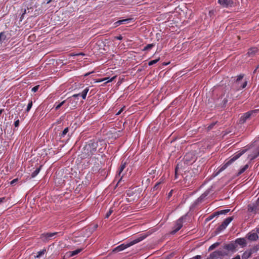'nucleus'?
Wrapping results in <instances>:
<instances>
[{
  "label": "nucleus",
  "instance_id": "f257e3e1",
  "mask_svg": "<svg viewBox=\"0 0 259 259\" xmlns=\"http://www.w3.org/2000/svg\"><path fill=\"white\" fill-rule=\"evenodd\" d=\"M98 143L90 141L84 147L83 152L88 157H91L96 152Z\"/></svg>",
  "mask_w": 259,
  "mask_h": 259
},
{
  "label": "nucleus",
  "instance_id": "f03ea898",
  "mask_svg": "<svg viewBox=\"0 0 259 259\" xmlns=\"http://www.w3.org/2000/svg\"><path fill=\"white\" fill-rule=\"evenodd\" d=\"M245 150H242L241 152L239 151L235 153L232 157L228 161L218 168L216 175H218L219 174L224 170L232 162L239 158L245 152Z\"/></svg>",
  "mask_w": 259,
  "mask_h": 259
},
{
  "label": "nucleus",
  "instance_id": "7ed1b4c3",
  "mask_svg": "<svg viewBox=\"0 0 259 259\" xmlns=\"http://www.w3.org/2000/svg\"><path fill=\"white\" fill-rule=\"evenodd\" d=\"M145 237L144 236H141L140 237H138V238L130 242L127 243H123L117 247H116L115 249V250L117 251H120L124 250V249L130 247L131 246H132L141 241H142Z\"/></svg>",
  "mask_w": 259,
  "mask_h": 259
},
{
  "label": "nucleus",
  "instance_id": "20e7f679",
  "mask_svg": "<svg viewBox=\"0 0 259 259\" xmlns=\"http://www.w3.org/2000/svg\"><path fill=\"white\" fill-rule=\"evenodd\" d=\"M80 94H74L71 97L68 98L66 100L67 107H69L71 109H74L76 108L78 103V97Z\"/></svg>",
  "mask_w": 259,
  "mask_h": 259
},
{
  "label": "nucleus",
  "instance_id": "39448f33",
  "mask_svg": "<svg viewBox=\"0 0 259 259\" xmlns=\"http://www.w3.org/2000/svg\"><path fill=\"white\" fill-rule=\"evenodd\" d=\"M229 97V94L227 95L225 98H220L218 99L215 102V107L217 108H224L226 107L228 102Z\"/></svg>",
  "mask_w": 259,
  "mask_h": 259
},
{
  "label": "nucleus",
  "instance_id": "423d86ee",
  "mask_svg": "<svg viewBox=\"0 0 259 259\" xmlns=\"http://www.w3.org/2000/svg\"><path fill=\"white\" fill-rule=\"evenodd\" d=\"M234 219L233 217H230L226 219L221 225H220L216 229V231L220 233L221 231L225 230L228 225L232 222Z\"/></svg>",
  "mask_w": 259,
  "mask_h": 259
},
{
  "label": "nucleus",
  "instance_id": "0eeeda50",
  "mask_svg": "<svg viewBox=\"0 0 259 259\" xmlns=\"http://www.w3.org/2000/svg\"><path fill=\"white\" fill-rule=\"evenodd\" d=\"M185 218L186 216H182L176 222L174 229L171 232L172 234H175L182 228L183 220L185 219Z\"/></svg>",
  "mask_w": 259,
  "mask_h": 259
},
{
  "label": "nucleus",
  "instance_id": "6e6552de",
  "mask_svg": "<svg viewBox=\"0 0 259 259\" xmlns=\"http://www.w3.org/2000/svg\"><path fill=\"white\" fill-rule=\"evenodd\" d=\"M185 177H184V181L185 182V186H189L191 184L193 183V181L194 179L192 178V172H188L187 173H185L184 174Z\"/></svg>",
  "mask_w": 259,
  "mask_h": 259
},
{
  "label": "nucleus",
  "instance_id": "1a4fd4ad",
  "mask_svg": "<svg viewBox=\"0 0 259 259\" xmlns=\"http://www.w3.org/2000/svg\"><path fill=\"white\" fill-rule=\"evenodd\" d=\"M257 250V249L253 247L252 248L248 249L246 250L242 255V259H248L251 257V255L253 253L255 252Z\"/></svg>",
  "mask_w": 259,
  "mask_h": 259
},
{
  "label": "nucleus",
  "instance_id": "9d476101",
  "mask_svg": "<svg viewBox=\"0 0 259 259\" xmlns=\"http://www.w3.org/2000/svg\"><path fill=\"white\" fill-rule=\"evenodd\" d=\"M259 210V204L256 202L248 205V211L255 214Z\"/></svg>",
  "mask_w": 259,
  "mask_h": 259
},
{
  "label": "nucleus",
  "instance_id": "9b49d317",
  "mask_svg": "<svg viewBox=\"0 0 259 259\" xmlns=\"http://www.w3.org/2000/svg\"><path fill=\"white\" fill-rule=\"evenodd\" d=\"M237 245L236 244L235 242H231L230 243L225 244L224 245V248L232 252H236L237 251Z\"/></svg>",
  "mask_w": 259,
  "mask_h": 259
},
{
  "label": "nucleus",
  "instance_id": "f8f14e48",
  "mask_svg": "<svg viewBox=\"0 0 259 259\" xmlns=\"http://www.w3.org/2000/svg\"><path fill=\"white\" fill-rule=\"evenodd\" d=\"M218 3L224 8L232 7L234 2L232 0H218Z\"/></svg>",
  "mask_w": 259,
  "mask_h": 259
},
{
  "label": "nucleus",
  "instance_id": "ddd939ff",
  "mask_svg": "<svg viewBox=\"0 0 259 259\" xmlns=\"http://www.w3.org/2000/svg\"><path fill=\"white\" fill-rule=\"evenodd\" d=\"M57 234V232L44 233L41 235V238L44 241H49L51 238Z\"/></svg>",
  "mask_w": 259,
  "mask_h": 259
},
{
  "label": "nucleus",
  "instance_id": "4468645a",
  "mask_svg": "<svg viewBox=\"0 0 259 259\" xmlns=\"http://www.w3.org/2000/svg\"><path fill=\"white\" fill-rule=\"evenodd\" d=\"M212 255L218 258L227 255V253L223 250H217L212 252Z\"/></svg>",
  "mask_w": 259,
  "mask_h": 259
},
{
  "label": "nucleus",
  "instance_id": "2eb2a0df",
  "mask_svg": "<svg viewBox=\"0 0 259 259\" xmlns=\"http://www.w3.org/2000/svg\"><path fill=\"white\" fill-rule=\"evenodd\" d=\"M234 242L236 245H239L242 247H244L247 245L246 240L244 238H237Z\"/></svg>",
  "mask_w": 259,
  "mask_h": 259
},
{
  "label": "nucleus",
  "instance_id": "dca6fc26",
  "mask_svg": "<svg viewBox=\"0 0 259 259\" xmlns=\"http://www.w3.org/2000/svg\"><path fill=\"white\" fill-rule=\"evenodd\" d=\"M132 20V19L128 18L122 20H120L114 23L115 27H117L121 24H125L129 23Z\"/></svg>",
  "mask_w": 259,
  "mask_h": 259
},
{
  "label": "nucleus",
  "instance_id": "f3484780",
  "mask_svg": "<svg viewBox=\"0 0 259 259\" xmlns=\"http://www.w3.org/2000/svg\"><path fill=\"white\" fill-rule=\"evenodd\" d=\"M258 236L256 233H249L247 234V238L250 241H256Z\"/></svg>",
  "mask_w": 259,
  "mask_h": 259
},
{
  "label": "nucleus",
  "instance_id": "a211bd4d",
  "mask_svg": "<svg viewBox=\"0 0 259 259\" xmlns=\"http://www.w3.org/2000/svg\"><path fill=\"white\" fill-rule=\"evenodd\" d=\"M251 115V112H247L245 113L240 118V121L242 123L245 122L247 119L250 118Z\"/></svg>",
  "mask_w": 259,
  "mask_h": 259
},
{
  "label": "nucleus",
  "instance_id": "6ab92c4d",
  "mask_svg": "<svg viewBox=\"0 0 259 259\" xmlns=\"http://www.w3.org/2000/svg\"><path fill=\"white\" fill-rule=\"evenodd\" d=\"M82 249V248H78L72 251L67 252L66 254L68 257H72L80 253Z\"/></svg>",
  "mask_w": 259,
  "mask_h": 259
},
{
  "label": "nucleus",
  "instance_id": "aec40b11",
  "mask_svg": "<svg viewBox=\"0 0 259 259\" xmlns=\"http://www.w3.org/2000/svg\"><path fill=\"white\" fill-rule=\"evenodd\" d=\"M258 52V49L256 48H251L248 50L247 54L249 56L253 55Z\"/></svg>",
  "mask_w": 259,
  "mask_h": 259
},
{
  "label": "nucleus",
  "instance_id": "412c9836",
  "mask_svg": "<svg viewBox=\"0 0 259 259\" xmlns=\"http://www.w3.org/2000/svg\"><path fill=\"white\" fill-rule=\"evenodd\" d=\"M248 168V165L246 164L242 168H241L238 173L236 174V176L238 177L241 175L242 173H243L247 168Z\"/></svg>",
  "mask_w": 259,
  "mask_h": 259
},
{
  "label": "nucleus",
  "instance_id": "4be33fe9",
  "mask_svg": "<svg viewBox=\"0 0 259 259\" xmlns=\"http://www.w3.org/2000/svg\"><path fill=\"white\" fill-rule=\"evenodd\" d=\"M180 166V165L178 164L175 168V179H178V176L181 173Z\"/></svg>",
  "mask_w": 259,
  "mask_h": 259
},
{
  "label": "nucleus",
  "instance_id": "5701e85b",
  "mask_svg": "<svg viewBox=\"0 0 259 259\" xmlns=\"http://www.w3.org/2000/svg\"><path fill=\"white\" fill-rule=\"evenodd\" d=\"M42 167V165L39 166V167L37 168L34 171H33L31 174V177L34 178L35 177L39 172L40 169Z\"/></svg>",
  "mask_w": 259,
  "mask_h": 259
},
{
  "label": "nucleus",
  "instance_id": "b1692460",
  "mask_svg": "<svg viewBox=\"0 0 259 259\" xmlns=\"http://www.w3.org/2000/svg\"><path fill=\"white\" fill-rule=\"evenodd\" d=\"M125 166H126V163L125 162H122L121 163L120 166V167H119V169L118 171V175H119V176H120L121 173L122 172V171L123 170V169L125 168Z\"/></svg>",
  "mask_w": 259,
  "mask_h": 259
},
{
  "label": "nucleus",
  "instance_id": "393cba45",
  "mask_svg": "<svg viewBox=\"0 0 259 259\" xmlns=\"http://www.w3.org/2000/svg\"><path fill=\"white\" fill-rule=\"evenodd\" d=\"M89 91V88H86L83 90V91L82 92L81 94V96L83 99H85Z\"/></svg>",
  "mask_w": 259,
  "mask_h": 259
},
{
  "label": "nucleus",
  "instance_id": "a878e982",
  "mask_svg": "<svg viewBox=\"0 0 259 259\" xmlns=\"http://www.w3.org/2000/svg\"><path fill=\"white\" fill-rule=\"evenodd\" d=\"M258 155H259V148H257L256 149L254 154L253 155H251L250 156V158L251 160H253V159L257 158Z\"/></svg>",
  "mask_w": 259,
  "mask_h": 259
},
{
  "label": "nucleus",
  "instance_id": "bb28decb",
  "mask_svg": "<svg viewBox=\"0 0 259 259\" xmlns=\"http://www.w3.org/2000/svg\"><path fill=\"white\" fill-rule=\"evenodd\" d=\"M6 39V35L5 32H1L0 33V42H3Z\"/></svg>",
  "mask_w": 259,
  "mask_h": 259
},
{
  "label": "nucleus",
  "instance_id": "cd10ccee",
  "mask_svg": "<svg viewBox=\"0 0 259 259\" xmlns=\"http://www.w3.org/2000/svg\"><path fill=\"white\" fill-rule=\"evenodd\" d=\"M66 102V100H64L62 102L59 103L57 105V103H55V110H58L63 104H64Z\"/></svg>",
  "mask_w": 259,
  "mask_h": 259
},
{
  "label": "nucleus",
  "instance_id": "c85d7f7f",
  "mask_svg": "<svg viewBox=\"0 0 259 259\" xmlns=\"http://www.w3.org/2000/svg\"><path fill=\"white\" fill-rule=\"evenodd\" d=\"M115 77L116 76H114L110 79H109V77H105L104 78H103L102 80H100L99 82L103 81H106V82H111L115 78Z\"/></svg>",
  "mask_w": 259,
  "mask_h": 259
},
{
  "label": "nucleus",
  "instance_id": "c756f323",
  "mask_svg": "<svg viewBox=\"0 0 259 259\" xmlns=\"http://www.w3.org/2000/svg\"><path fill=\"white\" fill-rule=\"evenodd\" d=\"M219 245V242H216L212 244L211 246H209L208 248V251H211L214 249L215 248H216L217 246Z\"/></svg>",
  "mask_w": 259,
  "mask_h": 259
},
{
  "label": "nucleus",
  "instance_id": "7c9ffc66",
  "mask_svg": "<svg viewBox=\"0 0 259 259\" xmlns=\"http://www.w3.org/2000/svg\"><path fill=\"white\" fill-rule=\"evenodd\" d=\"M46 252V250L44 249L37 252V254L36 255V257H39L41 255H44Z\"/></svg>",
  "mask_w": 259,
  "mask_h": 259
},
{
  "label": "nucleus",
  "instance_id": "2f4dec72",
  "mask_svg": "<svg viewBox=\"0 0 259 259\" xmlns=\"http://www.w3.org/2000/svg\"><path fill=\"white\" fill-rule=\"evenodd\" d=\"M230 211V209H224L220 211L216 212V213H217L218 215L219 214H226L227 213L229 212Z\"/></svg>",
  "mask_w": 259,
  "mask_h": 259
},
{
  "label": "nucleus",
  "instance_id": "473e14b6",
  "mask_svg": "<svg viewBox=\"0 0 259 259\" xmlns=\"http://www.w3.org/2000/svg\"><path fill=\"white\" fill-rule=\"evenodd\" d=\"M113 208L112 207H111L109 210H108V211L106 213V215H105V218H108L110 215L111 214L113 213Z\"/></svg>",
  "mask_w": 259,
  "mask_h": 259
},
{
  "label": "nucleus",
  "instance_id": "72a5a7b5",
  "mask_svg": "<svg viewBox=\"0 0 259 259\" xmlns=\"http://www.w3.org/2000/svg\"><path fill=\"white\" fill-rule=\"evenodd\" d=\"M69 131L68 127H66L60 134L61 137H64Z\"/></svg>",
  "mask_w": 259,
  "mask_h": 259
},
{
  "label": "nucleus",
  "instance_id": "f704fd0d",
  "mask_svg": "<svg viewBox=\"0 0 259 259\" xmlns=\"http://www.w3.org/2000/svg\"><path fill=\"white\" fill-rule=\"evenodd\" d=\"M159 58L155 59V60H151L149 62L148 65L149 66L153 65V64H156L157 62H158L159 61Z\"/></svg>",
  "mask_w": 259,
  "mask_h": 259
},
{
  "label": "nucleus",
  "instance_id": "c9c22d12",
  "mask_svg": "<svg viewBox=\"0 0 259 259\" xmlns=\"http://www.w3.org/2000/svg\"><path fill=\"white\" fill-rule=\"evenodd\" d=\"M32 106V101L31 100L29 102V103L28 104L27 109H26V111L29 112L30 111V109L31 108Z\"/></svg>",
  "mask_w": 259,
  "mask_h": 259
},
{
  "label": "nucleus",
  "instance_id": "e433bc0d",
  "mask_svg": "<svg viewBox=\"0 0 259 259\" xmlns=\"http://www.w3.org/2000/svg\"><path fill=\"white\" fill-rule=\"evenodd\" d=\"M154 45L153 44H148L146 46L144 47V50H148L151 49L152 47H154Z\"/></svg>",
  "mask_w": 259,
  "mask_h": 259
},
{
  "label": "nucleus",
  "instance_id": "4c0bfd02",
  "mask_svg": "<svg viewBox=\"0 0 259 259\" xmlns=\"http://www.w3.org/2000/svg\"><path fill=\"white\" fill-rule=\"evenodd\" d=\"M244 77L243 74H240L238 76H237V79H236V82H238L239 80H241Z\"/></svg>",
  "mask_w": 259,
  "mask_h": 259
},
{
  "label": "nucleus",
  "instance_id": "58836bf2",
  "mask_svg": "<svg viewBox=\"0 0 259 259\" xmlns=\"http://www.w3.org/2000/svg\"><path fill=\"white\" fill-rule=\"evenodd\" d=\"M214 11L213 10L209 11L208 15L210 17H212L214 15Z\"/></svg>",
  "mask_w": 259,
  "mask_h": 259
},
{
  "label": "nucleus",
  "instance_id": "ea45409f",
  "mask_svg": "<svg viewBox=\"0 0 259 259\" xmlns=\"http://www.w3.org/2000/svg\"><path fill=\"white\" fill-rule=\"evenodd\" d=\"M19 123H20L19 120V119L16 120L14 122L15 127H18L19 125Z\"/></svg>",
  "mask_w": 259,
  "mask_h": 259
},
{
  "label": "nucleus",
  "instance_id": "a19ab883",
  "mask_svg": "<svg viewBox=\"0 0 259 259\" xmlns=\"http://www.w3.org/2000/svg\"><path fill=\"white\" fill-rule=\"evenodd\" d=\"M38 88L39 85L35 86L32 89L31 91L33 92H36L38 90Z\"/></svg>",
  "mask_w": 259,
  "mask_h": 259
},
{
  "label": "nucleus",
  "instance_id": "79ce46f5",
  "mask_svg": "<svg viewBox=\"0 0 259 259\" xmlns=\"http://www.w3.org/2000/svg\"><path fill=\"white\" fill-rule=\"evenodd\" d=\"M214 256L212 255V252L209 255V256L207 257V259H217Z\"/></svg>",
  "mask_w": 259,
  "mask_h": 259
},
{
  "label": "nucleus",
  "instance_id": "37998d69",
  "mask_svg": "<svg viewBox=\"0 0 259 259\" xmlns=\"http://www.w3.org/2000/svg\"><path fill=\"white\" fill-rule=\"evenodd\" d=\"M18 179H15L14 180H13L11 182H10V184L11 185H14L17 182H18Z\"/></svg>",
  "mask_w": 259,
  "mask_h": 259
},
{
  "label": "nucleus",
  "instance_id": "c03bdc74",
  "mask_svg": "<svg viewBox=\"0 0 259 259\" xmlns=\"http://www.w3.org/2000/svg\"><path fill=\"white\" fill-rule=\"evenodd\" d=\"M247 84V81H246H246H244V83H243V84L242 85V86H241V88H242V89H244V88H245L246 87Z\"/></svg>",
  "mask_w": 259,
  "mask_h": 259
},
{
  "label": "nucleus",
  "instance_id": "a18cd8bd",
  "mask_svg": "<svg viewBox=\"0 0 259 259\" xmlns=\"http://www.w3.org/2000/svg\"><path fill=\"white\" fill-rule=\"evenodd\" d=\"M122 38H123V37L121 35L115 37V39H118V40H122Z\"/></svg>",
  "mask_w": 259,
  "mask_h": 259
},
{
  "label": "nucleus",
  "instance_id": "49530a36",
  "mask_svg": "<svg viewBox=\"0 0 259 259\" xmlns=\"http://www.w3.org/2000/svg\"><path fill=\"white\" fill-rule=\"evenodd\" d=\"M216 215H218V214H217V213H216V212H215L214 213H213V214H212L209 217V220L212 219L214 216H216Z\"/></svg>",
  "mask_w": 259,
  "mask_h": 259
},
{
  "label": "nucleus",
  "instance_id": "de8ad7c7",
  "mask_svg": "<svg viewBox=\"0 0 259 259\" xmlns=\"http://www.w3.org/2000/svg\"><path fill=\"white\" fill-rule=\"evenodd\" d=\"M26 13V9L24 10L23 13H22L21 17H20V20H22L23 19V16H24V15Z\"/></svg>",
  "mask_w": 259,
  "mask_h": 259
},
{
  "label": "nucleus",
  "instance_id": "09e8293b",
  "mask_svg": "<svg viewBox=\"0 0 259 259\" xmlns=\"http://www.w3.org/2000/svg\"><path fill=\"white\" fill-rule=\"evenodd\" d=\"M232 259H241V257L239 255L237 254L235 257H233Z\"/></svg>",
  "mask_w": 259,
  "mask_h": 259
},
{
  "label": "nucleus",
  "instance_id": "8fccbe9b",
  "mask_svg": "<svg viewBox=\"0 0 259 259\" xmlns=\"http://www.w3.org/2000/svg\"><path fill=\"white\" fill-rule=\"evenodd\" d=\"M5 200V197H1L0 198V204L3 202Z\"/></svg>",
  "mask_w": 259,
  "mask_h": 259
},
{
  "label": "nucleus",
  "instance_id": "3c124183",
  "mask_svg": "<svg viewBox=\"0 0 259 259\" xmlns=\"http://www.w3.org/2000/svg\"><path fill=\"white\" fill-rule=\"evenodd\" d=\"M123 111V108L121 109L119 111L116 113V115L120 114Z\"/></svg>",
  "mask_w": 259,
  "mask_h": 259
},
{
  "label": "nucleus",
  "instance_id": "603ef678",
  "mask_svg": "<svg viewBox=\"0 0 259 259\" xmlns=\"http://www.w3.org/2000/svg\"><path fill=\"white\" fill-rule=\"evenodd\" d=\"M76 56H78V55H82V56H84V54H83V53H79V54H77L76 55Z\"/></svg>",
  "mask_w": 259,
  "mask_h": 259
},
{
  "label": "nucleus",
  "instance_id": "864d4df0",
  "mask_svg": "<svg viewBox=\"0 0 259 259\" xmlns=\"http://www.w3.org/2000/svg\"><path fill=\"white\" fill-rule=\"evenodd\" d=\"M4 109H0V115L3 113V112L4 111Z\"/></svg>",
  "mask_w": 259,
  "mask_h": 259
},
{
  "label": "nucleus",
  "instance_id": "5fc2aeb1",
  "mask_svg": "<svg viewBox=\"0 0 259 259\" xmlns=\"http://www.w3.org/2000/svg\"><path fill=\"white\" fill-rule=\"evenodd\" d=\"M46 1H47V4H49L52 1V0H46Z\"/></svg>",
  "mask_w": 259,
  "mask_h": 259
},
{
  "label": "nucleus",
  "instance_id": "6e6d98bb",
  "mask_svg": "<svg viewBox=\"0 0 259 259\" xmlns=\"http://www.w3.org/2000/svg\"><path fill=\"white\" fill-rule=\"evenodd\" d=\"M256 232L259 234V227L256 228Z\"/></svg>",
  "mask_w": 259,
  "mask_h": 259
},
{
  "label": "nucleus",
  "instance_id": "4d7b16f0",
  "mask_svg": "<svg viewBox=\"0 0 259 259\" xmlns=\"http://www.w3.org/2000/svg\"><path fill=\"white\" fill-rule=\"evenodd\" d=\"M159 184V183H157L155 186V188Z\"/></svg>",
  "mask_w": 259,
  "mask_h": 259
},
{
  "label": "nucleus",
  "instance_id": "13d9d810",
  "mask_svg": "<svg viewBox=\"0 0 259 259\" xmlns=\"http://www.w3.org/2000/svg\"><path fill=\"white\" fill-rule=\"evenodd\" d=\"M257 68H258V67H257V68L254 70V72H253L254 73H255V72H256V70H257Z\"/></svg>",
  "mask_w": 259,
  "mask_h": 259
},
{
  "label": "nucleus",
  "instance_id": "bf43d9fd",
  "mask_svg": "<svg viewBox=\"0 0 259 259\" xmlns=\"http://www.w3.org/2000/svg\"><path fill=\"white\" fill-rule=\"evenodd\" d=\"M171 192H172V190L169 192V195H171Z\"/></svg>",
  "mask_w": 259,
  "mask_h": 259
}]
</instances>
